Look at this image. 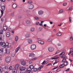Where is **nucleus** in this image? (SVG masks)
Listing matches in <instances>:
<instances>
[{"label":"nucleus","instance_id":"c03bdc74","mask_svg":"<svg viewBox=\"0 0 73 73\" xmlns=\"http://www.w3.org/2000/svg\"><path fill=\"white\" fill-rule=\"evenodd\" d=\"M8 43V42H7L5 43V46H8L9 45Z\"/></svg>","mask_w":73,"mask_h":73},{"label":"nucleus","instance_id":"bb28decb","mask_svg":"<svg viewBox=\"0 0 73 73\" xmlns=\"http://www.w3.org/2000/svg\"><path fill=\"white\" fill-rule=\"evenodd\" d=\"M3 30H1L0 31V35H3Z\"/></svg>","mask_w":73,"mask_h":73},{"label":"nucleus","instance_id":"6ab92c4d","mask_svg":"<svg viewBox=\"0 0 73 73\" xmlns=\"http://www.w3.org/2000/svg\"><path fill=\"white\" fill-rule=\"evenodd\" d=\"M15 40L16 41H18V40H19V37L18 36H15Z\"/></svg>","mask_w":73,"mask_h":73},{"label":"nucleus","instance_id":"8fccbe9b","mask_svg":"<svg viewBox=\"0 0 73 73\" xmlns=\"http://www.w3.org/2000/svg\"><path fill=\"white\" fill-rule=\"evenodd\" d=\"M29 64H32L33 63V62L32 61H30L29 62Z\"/></svg>","mask_w":73,"mask_h":73},{"label":"nucleus","instance_id":"cd10ccee","mask_svg":"<svg viewBox=\"0 0 73 73\" xmlns=\"http://www.w3.org/2000/svg\"><path fill=\"white\" fill-rule=\"evenodd\" d=\"M38 70V68L37 69V68H34V71L35 72H36L37 71V70Z\"/></svg>","mask_w":73,"mask_h":73},{"label":"nucleus","instance_id":"4468645a","mask_svg":"<svg viewBox=\"0 0 73 73\" xmlns=\"http://www.w3.org/2000/svg\"><path fill=\"white\" fill-rule=\"evenodd\" d=\"M21 65H25L26 64V62L25 61H23L21 62Z\"/></svg>","mask_w":73,"mask_h":73},{"label":"nucleus","instance_id":"7c9ffc66","mask_svg":"<svg viewBox=\"0 0 73 73\" xmlns=\"http://www.w3.org/2000/svg\"><path fill=\"white\" fill-rule=\"evenodd\" d=\"M27 3L28 4H31L32 3H33V1H29L27 2Z\"/></svg>","mask_w":73,"mask_h":73},{"label":"nucleus","instance_id":"69168bd1","mask_svg":"<svg viewBox=\"0 0 73 73\" xmlns=\"http://www.w3.org/2000/svg\"><path fill=\"white\" fill-rule=\"evenodd\" d=\"M8 31H12V30H11V28H9L8 29Z\"/></svg>","mask_w":73,"mask_h":73},{"label":"nucleus","instance_id":"f257e3e1","mask_svg":"<svg viewBox=\"0 0 73 73\" xmlns=\"http://www.w3.org/2000/svg\"><path fill=\"white\" fill-rule=\"evenodd\" d=\"M27 8L29 9H32L34 8V5L32 4H30L28 5Z\"/></svg>","mask_w":73,"mask_h":73},{"label":"nucleus","instance_id":"052dcab7","mask_svg":"<svg viewBox=\"0 0 73 73\" xmlns=\"http://www.w3.org/2000/svg\"><path fill=\"white\" fill-rule=\"evenodd\" d=\"M66 61V59H64L62 60V62H65Z\"/></svg>","mask_w":73,"mask_h":73},{"label":"nucleus","instance_id":"473e14b6","mask_svg":"<svg viewBox=\"0 0 73 73\" xmlns=\"http://www.w3.org/2000/svg\"><path fill=\"white\" fill-rule=\"evenodd\" d=\"M61 57H62V58H66V56H65V55H64L63 56H62Z\"/></svg>","mask_w":73,"mask_h":73},{"label":"nucleus","instance_id":"f3484780","mask_svg":"<svg viewBox=\"0 0 73 73\" xmlns=\"http://www.w3.org/2000/svg\"><path fill=\"white\" fill-rule=\"evenodd\" d=\"M31 32H34L35 31V28L33 27H32L30 29Z\"/></svg>","mask_w":73,"mask_h":73},{"label":"nucleus","instance_id":"4be33fe9","mask_svg":"<svg viewBox=\"0 0 73 73\" xmlns=\"http://www.w3.org/2000/svg\"><path fill=\"white\" fill-rule=\"evenodd\" d=\"M6 36L8 37L10 36V33L9 32H7L6 34Z\"/></svg>","mask_w":73,"mask_h":73},{"label":"nucleus","instance_id":"1a4fd4ad","mask_svg":"<svg viewBox=\"0 0 73 73\" xmlns=\"http://www.w3.org/2000/svg\"><path fill=\"white\" fill-rule=\"evenodd\" d=\"M19 67V64H17L15 65V69L17 70V69H18Z\"/></svg>","mask_w":73,"mask_h":73},{"label":"nucleus","instance_id":"49530a36","mask_svg":"<svg viewBox=\"0 0 73 73\" xmlns=\"http://www.w3.org/2000/svg\"><path fill=\"white\" fill-rule=\"evenodd\" d=\"M9 68L8 67V66H6L5 67V69H8Z\"/></svg>","mask_w":73,"mask_h":73},{"label":"nucleus","instance_id":"864d4df0","mask_svg":"<svg viewBox=\"0 0 73 73\" xmlns=\"http://www.w3.org/2000/svg\"><path fill=\"white\" fill-rule=\"evenodd\" d=\"M39 24H40V23H39V22H36V25H38Z\"/></svg>","mask_w":73,"mask_h":73},{"label":"nucleus","instance_id":"bf43d9fd","mask_svg":"<svg viewBox=\"0 0 73 73\" xmlns=\"http://www.w3.org/2000/svg\"><path fill=\"white\" fill-rule=\"evenodd\" d=\"M15 15V13H12V14H11V16H14V15Z\"/></svg>","mask_w":73,"mask_h":73},{"label":"nucleus","instance_id":"58836bf2","mask_svg":"<svg viewBox=\"0 0 73 73\" xmlns=\"http://www.w3.org/2000/svg\"><path fill=\"white\" fill-rule=\"evenodd\" d=\"M11 55H12V57H14L15 55V53L13 52L12 53Z\"/></svg>","mask_w":73,"mask_h":73},{"label":"nucleus","instance_id":"2f4dec72","mask_svg":"<svg viewBox=\"0 0 73 73\" xmlns=\"http://www.w3.org/2000/svg\"><path fill=\"white\" fill-rule=\"evenodd\" d=\"M70 41H73V37L72 36L70 38Z\"/></svg>","mask_w":73,"mask_h":73},{"label":"nucleus","instance_id":"9d476101","mask_svg":"<svg viewBox=\"0 0 73 73\" xmlns=\"http://www.w3.org/2000/svg\"><path fill=\"white\" fill-rule=\"evenodd\" d=\"M25 36L26 37H28L31 36V34L30 33H27L25 35Z\"/></svg>","mask_w":73,"mask_h":73},{"label":"nucleus","instance_id":"79ce46f5","mask_svg":"<svg viewBox=\"0 0 73 73\" xmlns=\"http://www.w3.org/2000/svg\"><path fill=\"white\" fill-rule=\"evenodd\" d=\"M2 46H5V43L3 42Z\"/></svg>","mask_w":73,"mask_h":73},{"label":"nucleus","instance_id":"4c0bfd02","mask_svg":"<svg viewBox=\"0 0 73 73\" xmlns=\"http://www.w3.org/2000/svg\"><path fill=\"white\" fill-rule=\"evenodd\" d=\"M4 70V69H3V68H1L0 69V72H2Z\"/></svg>","mask_w":73,"mask_h":73},{"label":"nucleus","instance_id":"39448f33","mask_svg":"<svg viewBox=\"0 0 73 73\" xmlns=\"http://www.w3.org/2000/svg\"><path fill=\"white\" fill-rule=\"evenodd\" d=\"M44 14V11L42 10H40L38 11V14L39 15H42Z\"/></svg>","mask_w":73,"mask_h":73},{"label":"nucleus","instance_id":"9b49d317","mask_svg":"<svg viewBox=\"0 0 73 73\" xmlns=\"http://www.w3.org/2000/svg\"><path fill=\"white\" fill-rule=\"evenodd\" d=\"M26 23L28 25H29L31 23V21L29 20H26Z\"/></svg>","mask_w":73,"mask_h":73},{"label":"nucleus","instance_id":"dca6fc26","mask_svg":"<svg viewBox=\"0 0 73 73\" xmlns=\"http://www.w3.org/2000/svg\"><path fill=\"white\" fill-rule=\"evenodd\" d=\"M7 26H5L3 27V29L4 31H6L7 29Z\"/></svg>","mask_w":73,"mask_h":73},{"label":"nucleus","instance_id":"f03ea898","mask_svg":"<svg viewBox=\"0 0 73 73\" xmlns=\"http://www.w3.org/2000/svg\"><path fill=\"white\" fill-rule=\"evenodd\" d=\"M30 48L31 50H34L36 48V45L35 44H32L31 45Z\"/></svg>","mask_w":73,"mask_h":73},{"label":"nucleus","instance_id":"37998d69","mask_svg":"<svg viewBox=\"0 0 73 73\" xmlns=\"http://www.w3.org/2000/svg\"><path fill=\"white\" fill-rule=\"evenodd\" d=\"M35 19H36V20H39V18H38L37 17H35Z\"/></svg>","mask_w":73,"mask_h":73},{"label":"nucleus","instance_id":"c85d7f7f","mask_svg":"<svg viewBox=\"0 0 73 73\" xmlns=\"http://www.w3.org/2000/svg\"><path fill=\"white\" fill-rule=\"evenodd\" d=\"M64 66V64H63L60 66V68H63Z\"/></svg>","mask_w":73,"mask_h":73},{"label":"nucleus","instance_id":"aec40b11","mask_svg":"<svg viewBox=\"0 0 73 73\" xmlns=\"http://www.w3.org/2000/svg\"><path fill=\"white\" fill-rule=\"evenodd\" d=\"M5 6L1 7V9L2 10V11H5Z\"/></svg>","mask_w":73,"mask_h":73},{"label":"nucleus","instance_id":"412c9836","mask_svg":"<svg viewBox=\"0 0 73 73\" xmlns=\"http://www.w3.org/2000/svg\"><path fill=\"white\" fill-rule=\"evenodd\" d=\"M64 12V10H60L58 12V13H62Z\"/></svg>","mask_w":73,"mask_h":73},{"label":"nucleus","instance_id":"c9c22d12","mask_svg":"<svg viewBox=\"0 0 73 73\" xmlns=\"http://www.w3.org/2000/svg\"><path fill=\"white\" fill-rule=\"evenodd\" d=\"M64 54H65V52H62L59 54V56H61V55Z\"/></svg>","mask_w":73,"mask_h":73},{"label":"nucleus","instance_id":"e433bc0d","mask_svg":"<svg viewBox=\"0 0 73 73\" xmlns=\"http://www.w3.org/2000/svg\"><path fill=\"white\" fill-rule=\"evenodd\" d=\"M42 28L41 27H40L39 28V30L40 31H42Z\"/></svg>","mask_w":73,"mask_h":73},{"label":"nucleus","instance_id":"423d86ee","mask_svg":"<svg viewBox=\"0 0 73 73\" xmlns=\"http://www.w3.org/2000/svg\"><path fill=\"white\" fill-rule=\"evenodd\" d=\"M32 39H29L27 40V42L28 44H32Z\"/></svg>","mask_w":73,"mask_h":73},{"label":"nucleus","instance_id":"c756f323","mask_svg":"<svg viewBox=\"0 0 73 73\" xmlns=\"http://www.w3.org/2000/svg\"><path fill=\"white\" fill-rule=\"evenodd\" d=\"M59 57H54L52 58V60H55V59H57V58H58Z\"/></svg>","mask_w":73,"mask_h":73},{"label":"nucleus","instance_id":"5fc2aeb1","mask_svg":"<svg viewBox=\"0 0 73 73\" xmlns=\"http://www.w3.org/2000/svg\"><path fill=\"white\" fill-rule=\"evenodd\" d=\"M40 44H44V41H42L40 43Z\"/></svg>","mask_w":73,"mask_h":73},{"label":"nucleus","instance_id":"5701e85b","mask_svg":"<svg viewBox=\"0 0 73 73\" xmlns=\"http://www.w3.org/2000/svg\"><path fill=\"white\" fill-rule=\"evenodd\" d=\"M12 72L13 73H17V70H13L12 71Z\"/></svg>","mask_w":73,"mask_h":73},{"label":"nucleus","instance_id":"a878e982","mask_svg":"<svg viewBox=\"0 0 73 73\" xmlns=\"http://www.w3.org/2000/svg\"><path fill=\"white\" fill-rule=\"evenodd\" d=\"M20 47H18L17 48L16 50V52H18L19 50L20 49Z\"/></svg>","mask_w":73,"mask_h":73},{"label":"nucleus","instance_id":"393cba45","mask_svg":"<svg viewBox=\"0 0 73 73\" xmlns=\"http://www.w3.org/2000/svg\"><path fill=\"white\" fill-rule=\"evenodd\" d=\"M29 68L30 69H33V68H34V67L32 65H31L30 66Z\"/></svg>","mask_w":73,"mask_h":73},{"label":"nucleus","instance_id":"7ed1b4c3","mask_svg":"<svg viewBox=\"0 0 73 73\" xmlns=\"http://www.w3.org/2000/svg\"><path fill=\"white\" fill-rule=\"evenodd\" d=\"M11 60V57L8 56H7L5 59V62H9Z\"/></svg>","mask_w":73,"mask_h":73},{"label":"nucleus","instance_id":"2eb2a0df","mask_svg":"<svg viewBox=\"0 0 73 73\" xmlns=\"http://www.w3.org/2000/svg\"><path fill=\"white\" fill-rule=\"evenodd\" d=\"M69 64V63H68V62H66L64 63V66H67Z\"/></svg>","mask_w":73,"mask_h":73},{"label":"nucleus","instance_id":"13d9d810","mask_svg":"<svg viewBox=\"0 0 73 73\" xmlns=\"http://www.w3.org/2000/svg\"><path fill=\"white\" fill-rule=\"evenodd\" d=\"M42 41L41 40H38V42L39 43H40V44L41 43V42Z\"/></svg>","mask_w":73,"mask_h":73},{"label":"nucleus","instance_id":"603ef678","mask_svg":"<svg viewBox=\"0 0 73 73\" xmlns=\"http://www.w3.org/2000/svg\"><path fill=\"white\" fill-rule=\"evenodd\" d=\"M0 51H1V52H2V53H3V52H4V51L3 50V48H1V49L0 50Z\"/></svg>","mask_w":73,"mask_h":73},{"label":"nucleus","instance_id":"20e7f679","mask_svg":"<svg viewBox=\"0 0 73 73\" xmlns=\"http://www.w3.org/2000/svg\"><path fill=\"white\" fill-rule=\"evenodd\" d=\"M48 50L49 52H53L54 51V48L51 47H49L48 48Z\"/></svg>","mask_w":73,"mask_h":73},{"label":"nucleus","instance_id":"0eeeda50","mask_svg":"<svg viewBox=\"0 0 73 73\" xmlns=\"http://www.w3.org/2000/svg\"><path fill=\"white\" fill-rule=\"evenodd\" d=\"M29 57H31L32 58L35 57V54L33 53H31L29 55Z\"/></svg>","mask_w":73,"mask_h":73},{"label":"nucleus","instance_id":"72a5a7b5","mask_svg":"<svg viewBox=\"0 0 73 73\" xmlns=\"http://www.w3.org/2000/svg\"><path fill=\"white\" fill-rule=\"evenodd\" d=\"M47 41H48V42H51V41H52V39L51 38L48 39L47 40Z\"/></svg>","mask_w":73,"mask_h":73},{"label":"nucleus","instance_id":"de8ad7c7","mask_svg":"<svg viewBox=\"0 0 73 73\" xmlns=\"http://www.w3.org/2000/svg\"><path fill=\"white\" fill-rule=\"evenodd\" d=\"M43 66H40V67H39L38 68V70H41V68H42Z\"/></svg>","mask_w":73,"mask_h":73},{"label":"nucleus","instance_id":"6e6d98bb","mask_svg":"<svg viewBox=\"0 0 73 73\" xmlns=\"http://www.w3.org/2000/svg\"><path fill=\"white\" fill-rule=\"evenodd\" d=\"M69 70H70V68H69L67 69H66V70H65V72H68V71H69Z\"/></svg>","mask_w":73,"mask_h":73},{"label":"nucleus","instance_id":"f704fd0d","mask_svg":"<svg viewBox=\"0 0 73 73\" xmlns=\"http://www.w3.org/2000/svg\"><path fill=\"white\" fill-rule=\"evenodd\" d=\"M13 69V67L12 66H10L9 68V70H12Z\"/></svg>","mask_w":73,"mask_h":73},{"label":"nucleus","instance_id":"e2e57ef3","mask_svg":"<svg viewBox=\"0 0 73 73\" xmlns=\"http://www.w3.org/2000/svg\"><path fill=\"white\" fill-rule=\"evenodd\" d=\"M1 16H3V11H1Z\"/></svg>","mask_w":73,"mask_h":73},{"label":"nucleus","instance_id":"ddd939ff","mask_svg":"<svg viewBox=\"0 0 73 73\" xmlns=\"http://www.w3.org/2000/svg\"><path fill=\"white\" fill-rule=\"evenodd\" d=\"M27 73H32V71L30 70L27 69L26 70Z\"/></svg>","mask_w":73,"mask_h":73},{"label":"nucleus","instance_id":"b1692460","mask_svg":"<svg viewBox=\"0 0 73 73\" xmlns=\"http://www.w3.org/2000/svg\"><path fill=\"white\" fill-rule=\"evenodd\" d=\"M61 35H62V34H61V33H60V32H58L56 34V35H57V36H61Z\"/></svg>","mask_w":73,"mask_h":73},{"label":"nucleus","instance_id":"f8f14e48","mask_svg":"<svg viewBox=\"0 0 73 73\" xmlns=\"http://www.w3.org/2000/svg\"><path fill=\"white\" fill-rule=\"evenodd\" d=\"M13 8L15 9L17 7V5L16 3H14L12 5Z\"/></svg>","mask_w":73,"mask_h":73},{"label":"nucleus","instance_id":"6e6552de","mask_svg":"<svg viewBox=\"0 0 73 73\" xmlns=\"http://www.w3.org/2000/svg\"><path fill=\"white\" fill-rule=\"evenodd\" d=\"M19 69L20 70H21V71H23V70H25V68L24 67H21L19 68Z\"/></svg>","mask_w":73,"mask_h":73},{"label":"nucleus","instance_id":"09e8293b","mask_svg":"<svg viewBox=\"0 0 73 73\" xmlns=\"http://www.w3.org/2000/svg\"><path fill=\"white\" fill-rule=\"evenodd\" d=\"M26 12H27V13H29V12H30V11H29V10H27L26 11Z\"/></svg>","mask_w":73,"mask_h":73},{"label":"nucleus","instance_id":"0e129e2a","mask_svg":"<svg viewBox=\"0 0 73 73\" xmlns=\"http://www.w3.org/2000/svg\"><path fill=\"white\" fill-rule=\"evenodd\" d=\"M61 44L59 43L58 44V46H61Z\"/></svg>","mask_w":73,"mask_h":73},{"label":"nucleus","instance_id":"a18cd8bd","mask_svg":"<svg viewBox=\"0 0 73 73\" xmlns=\"http://www.w3.org/2000/svg\"><path fill=\"white\" fill-rule=\"evenodd\" d=\"M56 62H57V63H58V62H59V60L58 59V58H56Z\"/></svg>","mask_w":73,"mask_h":73},{"label":"nucleus","instance_id":"3c124183","mask_svg":"<svg viewBox=\"0 0 73 73\" xmlns=\"http://www.w3.org/2000/svg\"><path fill=\"white\" fill-rule=\"evenodd\" d=\"M60 50H58L55 53L56 54H57V53H60Z\"/></svg>","mask_w":73,"mask_h":73},{"label":"nucleus","instance_id":"680f3d73","mask_svg":"<svg viewBox=\"0 0 73 73\" xmlns=\"http://www.w3.org/2000/svg\"><path fill=\"white\" fill-rule=\"evenodd\" d=\"M69 21L70 22H71V21H72V19H71V17H70L69 18Z\"/></svg>","mask_w":73,"mask_h":73},{"label":"nucleus","instance_id":"ea45409f","mask_svg":"<svg viewBox=\"0 0 73 73\" xmlns=\"http://www.w3.org/2000/svg\"><path fill=\"white\" fill-rule=\"evenodd\" d=\"M67 5V3H64L63 4V6H66V5Z\"/></svg>","mask_w":73,"mask_h":73},{"label":"nucleus","instance_id":"a211bd4d","mask_svg":"<svg viewBox=\"0 0 73 73\" xmlns=\"http://www.w3.org/2000/svg\"><path fill=\"white\" fill-rule=\"evenodd\" d=\"M5 51L6 52L7 54H9V50L8 49H5Z\"/></svg>","mask_w":73,"mask_h":73},{"label":"nucleus","instance_id":"4d7b16f0","mask_svg":"<svg viewBox=\"0 0 73 73\" xmlns=\"http://www.w3.org/2000/svg\"><path fill=\"white\" fill-rule=\"evenodd\" d=\"M72 6H71L68 9V10H71V9H72Z\"/></svg>","mask_w":73,"mask_h":73},{"label":"nucleus","instance_id":"a19ab883","mask_svg":"<svg viewBox=\"0 0 73 73\" xmlns=\"http://www.w3.org/2000/svg\"><path fill=\"white\" fill-rule=\"evenodd\" d=\"M46 64V62L45 61H44L43 62H42V65H44V64Z\"/></svg>","mask_w":73,"mask_h":73},{"label":"nucleus","instance_id":"774afa93","mask_svg":"<svg viewBox=\"0 0 73 73\" xmlns=\"http://www.w3.org/2000/svg\"><path fill=\"white\" fill-rule=\"evenodd\" d=\"M3 42H0V45H3Z\"/></svg>","mask_w":73,"mask_h":73},{"label":"nucleus","instance_id":"338daca9","mask_svg":"<svg viewBox=\"0 0 73 73\" xmlns=\"http://www.w3.org/2000/svg\"><path fill=\"white\" fill-rule=\"evenodd\" d=\"M0 1H2V2H4L5 1V0H0Z\"/></svg>","mask_w":73,"mask_h":73}]
</instances>
